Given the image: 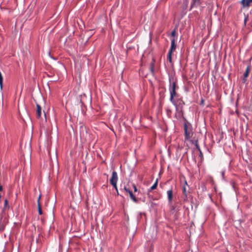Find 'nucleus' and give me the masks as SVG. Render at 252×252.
<instances>
[{
  "label": "nucleus",
  "mask_w": 252,
  "mask_h": 252,
  "mask_svg": "<svg viewBox=\"0 0 252 252\" xmlns=\"http://www.w3.org/2000/svg\"><path fill=\"white\" fill-rule=\"evenodd\" d=\"M172 53H170V52H168V54H167V60L171 63H172Z\"/></svg>",
  "instance_id": "nucleus-15"
},
{
  "label": "nucleus",
  "mask_w": 252,
  "mask_h": 252,
  "mask_svg": "<svg viewBox=\"0 0 252 252\" xmlns=\"http://www.w3.org/2000/svg\"><path fill=\"white\" fill-rule=\"evenodd\" d=\"M132 187H133V189H134V192H136L137 191V189L135 185L132 184Z\"/></svg>",
  "instance_id": "nucleus-22"
},
{
  "label": "nucleus",
  "mask_w": 252,
  "mask_h": 252,
  "mask_svg": "<svg viewBox=\"0 0 252 252\" xmlns=\"http://www.w3.org/2000/svg\"><path fill=\"white\" fill-rule=\"evenodd\" d=\"M176 29H174L172 32H171V36H172L173 37H174L176 36Z\"/></svg>",
  "instance_id": "nucleus-19"
},
{
  "label": "nucleus",
  "mask_w": 252,
  "mask_h": 252,
  "mask_svg": "<svg viewBox=\"0 0 252 252\" xmlns=\"http://www.w3.org/2000/svg\"><path fill=\"white\" fill-rule=\"evenodd\" d=\"M41 108L40 107V106L38 104H36V115H37V117L39 118L41 116Z\"/></svg>",
  "instance_id": "nucleus-11"
},
{
  "label": "nucleus",
  "mask_w": 252,
  "mask_h": 252,
  "mask_svg": "<svg viewBox=\"0 0 252 252\" xmlns=\"http://www.w3.org/2000/svg\"><path fill=\"white\" fill-rule=\"evenodd\" d=\"M113 187L115 188V189L117 190L118 189H117V183H114L113 185H112Z\"/></svg>",
  "instance_id": "nucleus-24"
},
{
  "label": "nucleus",
  "mask_w": 252,
  "mask_h": 252,
  "mask_svg": "<svg viewBox=\"0 0 252 252\" xmlns=\"http://www.w3.org/2000/svg\"><path fill=\"white\" fill-rule=\"evenodd\" d=\"M40 195L39 196L37 199L38 211L39 215H41L43 213L41 209V206L40 203Z\"/></svg>",
  "instance_id": "nucleus-10"
},
{
  "label": "nucleus",
  "mask_w": 252,
  "mask_h": 252,
  "mask_svg": "<svg viewBox=\"0 0 252 252\" xmlns=\"http://www.w3.org/2000/svg\"><path fill=\"white\" fill-rule=\"evenodd\" d=\"M8 202L7 199H5L4 203V208H6L7 207H8Z\"/></svg>",
  "instance_id": "nucleus-20"
},
{
  "label": "nucleus",
  "mask_w": 252,
  "mask_h": 252,
  "mask_svg": "<svg viewBox=\"0 0 252 252\" xmlns=\"http://www.w3.org/2000/svg\"><path fill=\"white\" fill-rule=\"evenodd\" d=\"M167 198H168V201L169 204H171L173 199V190L171 189H169L167 190Z\"/></svg>",
  "instance_id": "nucleus-6"
},
{
  "label": "nucleus",
  "mask_w": 252,
  "mask_h": 252,
  "mask_svg": "<svg viewBox=\"0 0 252 252\" xmlns=\"http://www.w3.org/2000/svg\"><path fill=\"white\" fill-rule=\"evenodd\" d=\"M124 189L127 192L129 193V191H131L128 189H127L126 187H125Z\"/></svg>",
  "instance_id": "nucleus-23"
},
{
  "label": "nucleus",
  "mask_w": 252,
  "mask_h": 252,
  "mask_svg": "<svg viewBox=\"0 0 252 252\" xmlns=\"http://www.w3.org/2000/svg\"><path fill=\"white\" fill-rule=\"evenodd\" d=\"M118 179L117 173L115 171H113L111 178L110 180V182L111 185H113L114 183H117Z\"/></svg>",
  "instance_id": "nucleus-4"
},
{
  "label": "nucleus",
  "mask_w": 252,
  "mask_h": 252,
  "mask_svg": "<svg viewBox=\"0 0 252 252\" xmlns=\"http://www.w3.org/2000/svg\"><path fill=\"white\" fill-rule=\"evenodd\" d=\"M192 2L191 4V8L193 7H196L201 4V0H192Z\"/></svg>",
  "instance_id": "nucleus-9"
},
{
  "label": "nucleus",
  "mask_w": 252,
  "mask_h": 252,
  "mask_svg": "<svg viewBox=\"0 0 252 252\" xmlns=\"http://www.w3.org/2000/svg\"><path fill=\"white\" fill-rule=\"evenodd\" d=\"M2 82H3V77L1 72H0V88L1 90L2 89Z\"/></svg>",
  "instance_id": "nucleus-17"
},
{
  "label": "nucleus",
  "mask_w": 252,
  "mask_h": 252,
  "mask_svg": "<svg viewBox=\"0 0 252 252\" xmlns=\"http://www.w3.org/2000/svg\"><path fill=\"white\" fill-rule=\"evenodd\" d=\"M195 146L196 147V149L198 150V151H199V152H201V150H200L199 146L198 144L197 141H196L195 142Z\"/></svg>",
  "instance_id": "nucleus-21"
},
{
  "label": "nucleus",
  "mask_w": 252,
  "mask_h": 252,
  "mask_svg": "<svg viewBox=\"0 0 252 252\" xmlns=\"http://www.w3.org/2000/svg\"><path fill=\"white\" fill-rule=\"evenodd\" d=\"M248 16H247L245 18V19H244V24L246 25V23L248 21Z\"/></svg>",
  "instance_id": "nucleus-25"
},
{
  "label": "nucleus",
  "mask_w": 252,
  "mask_h": 252,
  "mask_svg": "<svg viewBox=\"0 0 252 252\" xmlns=\"http://www.w3.org/2000/svg\"><path fill=\"white\" fill-rule=\"evenodd\" d=\"M184 129L185 140H189L192 138L193 135V132L191 124L188 122L185 123Z\"/></svg>",
  "instance_id": "nucleus-2"
},
{
  "label": "nucleus",
  "mask_w": 252,
  "mask_h": 252,
  "mask_svg": "<svg viewBox=\"0 0 252 252\" xmlns=\"http://www.w3.org/2000/svg\"><path fill=\"white\" fill-rule=\"evenodd\" d=\"M170 83L171 85L169 88L170 94V101H172V100L175 99L176 97H178V94L176 92V90L177 88H178V87L176 86V83L174 81H173L172 83Z\"/></svg>",
  "instance_id": "nucleus-3"
},
{
  "label": "nucleus",
  "mask_w": 252,
  "mask_h": 252,
  "mask_svg": "<svg viewBox=\"0 0 252 252\" xmlns=\"http://www.w3.org/2000/svg\"><path fill=\"white\" fill-rule=\"evenodd\" d=\"M252 2V0H242L241 1L243 7L249 6L250 3Z\"/></svg>",
  "instance_id": "nucleus-7"
},
{
  "label": "nucleus",
  "mask_w": 252,
  "mask_h": 252,
  "mask_svg": "<svg viewBox=\"0 0 252 252\" xmlns=\"http://www.w3.org/2000/svg\"><path fill=\"white\" fill-rule=\"evenodd\" d=\"M176 44L175 39L173 38L171 41V47L169 52L173 53L176 49Z\"/></svg>",
  "instance_id": "nucleus-5"
},
{
  "label": "nucleus",
  "mask_w": 252,
  "mask_h": 252,
  "mask_svg": "<svg viewBox=\"0 0 252 252\" xmlns=\"http://www.w3.org/2000/svg\"><path fill=\"white\" fill-rule=\"evenodd\" d=\"M200 155H202V153H201V152H200Z\"/></svg>",
  "instance_id": "nucleus-29"
},
{
  "label": "nucleus",
  "mask_w": 252,
  "mask_h": 252,
  "mask_svg": "<svg viewBox=\"0 0 252 252\" xmlns=\"http://www.w3.org/2000/svg\"><path fill=\"white\" fill-rule=\"evenodd\" d=\"M166 114L167 115V116L169 117H171V114H172V110H171V109L170 108L167 107L166 109Z\"/></svg>",
  "instance_id": "nucleus-16"
},
{
  "label": "nucleus",
  "mask_w": 252,
  "mask_h": 252,
  "mask_svg": "<svg viewBox=\"0 0 252 252\" xmlns=\"http://www.w3.org/2000/svg\"><path fill=\"white\" fill-rule=\"evenodd\" d=\"M3 229L0 227V232Z\"/></svg>",
  "instance_id": "nucleus-27"
},
{
  "label": "nucleus",
  "mask_w": 252,
  "mask_h": 252,
  "mask_svg": "<svg viewBox=\"0 0 252 252\" xmlns=\"http://www.w3.org/2000/svg\"><path fill=\"white\" fill-rule=\"evenodd\" d=\"M129 194L130 198L132 200V201L133 202H134L135 203H137L138 201L137 199L134 195V194H133V193L131 191H129Z\"/></svg>",
  "instance_id": "nucleus-14"
},
{
  "label": "nucleus",
  "mask_w": 252,
  "mask_h": 252,
  "mask_svg": "<svg viewBox=\"0 0 252 252\" xmlns=\"http://www.w3.org/2000/svg\"><path fill=\"white\" fill-rule=\"evenodd\" d=\"M154 64L155 61L153 60L152 62L150 63V70L151 73L153 75L154 74Z\"/></svg>",
  "instance_id": "nucleus-13"
},
{
  "label": "nucleus",
  "mask_w": 252,
  "mask_h": 252,
  "mask_svg": "<svg viewBox=\"0 0 252 252\" xmlns=\"http://www.w3.org/2000/svg\"><path fill=\"white\" fill-rule=\"evenodd\" d=\"M158 179H157L156 181H155V183L154 184V185L150 189H148V194H149V192H151L152 190L157 189V186H158ZM149 196L150 197V195H149Z\"/></svg>",
  "instance_id": "nucleus-8"
},
{
  "label": "nucleus",
  "mask_w": 252,
  "mask_h": 252,
  "mask_svg": "<svg viewBox=\"0 0 252 252\" xmlns=\"http://www.w3.org/2000/svg\"><path fill=\"white\" fill-rule=\"evenodd\" d=\"M249 67H248L247 68V69L245 71L244 74V76L245 77H247L249 75Z\"/></svg>",
  "instance_id": "nucleus-18"
},
{
  "label": "nucleus",
  "mask_w": 252,
  "mask_h": 252,
  "mask_svg": "<svg viewBox=\"0 0 252 252\" xmlns=\"http://www.w3.org/2000/svg\"><path fill=\"white\" fill-rule=\"evenodd\" d=\"M171 209H172V210H173V209H174V208L173 206H171Z\"/></svg>",
  "instance_id": "nucleus-26"
},
{
  "label": "nucleus",
  "mask_w": 252,
  "mask_h": 252,
  "mask_svg": "<svg viewBox=\"0 0 252 252\" xmlns=\"http://www.w3.org/2000/svg\"><path fill=\"white\" fill-rule=\"evenodd\" d=\"M188 186V184H187V181H185L184 186L183 187V193L184 194V195L185 196V197L186 198L187 197V196L188 194V193L187 191V190H186V186Z\"/></svg>",
  "instance_id": "nucleus-12"
},
{
  "label": "nucleus",
  "mask_w": 252,
  "mask_h": 252,
  "mask_svg": "<svg viewBox=\"0 0 252 252\" xmlns=\"http://www.w3.org/2000/svg\"><path fill=\"white\" fill-rule=\"evenodd\" d=\"M116 191H117V194H118V195H119V193L118 190H116Z\"/></svg>",
  "instance_id": "nucleus-28"
},
{
  "label": "nucleus",
  "mask_w": 252,
  "mask_h": 252,
  "mask_svg": "<svg viewBox=\"0 0 252 252\" xmlns=\"http://www.w3.org/2000/svg\"><path fill=\"white\" fill-rule=\"evenodd\" d=\"M176 108L175 117L180 118L183 116V108L185 105L184 101L182 98H176L171 101Z\"/></svg>",
  "instance_id": "nucleus-1"
}]
</instances>
